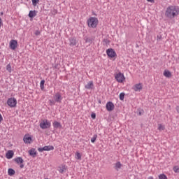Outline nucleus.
I'll use <instances>...</instances> for the list:
<instances>
[{
  "mask_svg": "<svg viewBox=\"0 0 179 179\" xmlns=\"http://www.w3.org/2000/svg\"><path fill=\"white\" fill-rule=\"evenodd\" d=\"M38 152H43L44 151L50 152V150H54V146L52 145H46L43 148H38Z\"/></svg>",
  "mask_w": 179,
  "mask_h": 179,
  "instance_id": "8",
  "label": "nucleus"
},
{
  "mask_svg": "<svg viewBox=\"0 0 179 179\" xmlns=\"http://www.w3.org/2000/svg\"><path fill=\"white\" fill-rule=\"evenodd\" d=\"M3 118L2 117V115L0 113V122H2Z\"/></svg>",
  "mask_w": 179,
  "mask_h": 179,
  "instance_id": "40",
  "label": "nucleus"
},
{
  "mask_svg": "<svg viewBox=\"0 0 179 179\" xmlns=\"http://www.w3.org/2000/svg\"><path fill=\"white\" fill-rule=\"evenodd\" d=\"M13 161L15 162L17 164H20V169H23V167H24V164H23V163H24V160H23L22 157L15 158Z\"/></svg>",
  "mask_w": 179,
  "mask_h": 179,
  "instance_id": "7",
  "label": "nucleus"
},
{
  "mask_svg": "<svg viewBox=\"0 0 179 179\" xmlns=\"http://www.w3.org/2000/svg\"><path fill=\"white\" fill-rule=\"evenodd\" d=\"M29 154L32 157H36V156H37V151H36V149L31 148L29 150Z\"/></svg>",
  "mask_w": 179,
  "mask_h": 179,
  "instance_id": "18",
  "label": "nucleus"
},
{
  "mask_svg": "<svg viewBox=\"0 0 179 179\" xmlns=\"http://www.w3.org/2000/svg\"><path fill=\"white\" fill-rule=\"evenodd\" d=\"M15 155V152H13V150H8L6 154V159H12Z\"/></svg>",
  "mask_w": 179,
  "mask_h": 179,
  "instance_id": "17",
  "label": "nucleus"
},
{
  "mask_svg": "<svg viewBox=\"0 0 179 179\" xmlns=\"http://www.w3.org/2000/svg\"><path fill=\"white\" fill-rule=\"evenodd\" d=\"M138 114H139L140 115H142L143 113L142 112H139Z\"/></svg>",
  "mask_w": 179,
  "mask_h": 179,
  "instance_id": "44",
  "label": "nucleus"
},
{
  "mask_svg": "<svg viewBox=\"0 0 179 179\" xmlns=\"http://www.w3.org/2000/svg\"><path fill=\"white\" fill-rule=\"evenodd\" d=\"M173 171H174L175 173H179V168H178V166H174V167L173 168Z\"/></svg>",
  "mask_w": 179,
  "mask_h": 179,
  "instance_id": "34",
  "label": "nucleus"
},
{
  "mask_svg": "<svg viewBox=\"0 0 179 179\" xmlns=\"http://www.w3.org/2000/svg\"><path fill=\"white\" fill-rule=\"evenodd\" d=\"M163 40V37L162 36V34H158L157 36V41H162Z\"/></svg>",
  "mask_w": 179,
  "mask_h": 179,
  "instance_id": "32",
  "label": "nucleus"
},
{
  "mask_svg": "<svg viewBox=\"0 0 179 179\" xmlns=\"http://www.w3.org/2000/svg\"><path fill=\"white\" fill-rule=\"evenodd\" d=\"M49 103L50 106H55V103H57V101H55L54 99H50L49 100Z\"/></svg>",
  "mask_w": 179,
  "mask_h": 179,
  "instance_id": "31",
  "label": "nucleus"
},
{
  "mask_svg": "<svg viewBox=\"0 0 179 179\" xmlns=\"http://www.w3.org/2000/svg\"><path fill=\"white\" fill-rule=\"evenodd\" d=\"M6 71H8V72H9L10 73V72H12V66H10V64H8L6 66Z\"/></svg>",
  "mask_w": 179,
  "mask_h": 179,
  "instance_id": "26",
  "label": "nucleus"
},
{
  "mask_svg": "<svg viewBox=\"0 0 179 179\" xmlns=\"http://www.w3.org/2000/svg\"><path fill=\"white\" fill-rule=\"evenodd\" d=\"M40 34H41L40 31L36 30V31H35V35H36V36H40Z\"/></svg>",
  "mask_w": 179,
  "mask_h": 179,
  "instance_id": "38",
  "label": "nucleus"
},
{
  "mask_svg": "<svg viewBox=\"0 0 179 179\" xmlns=\"http://www.w3.org/2000/svg\"><path fill=\"white\" fill-rule=\"evenodd\" d=\"M164 76H165V78H171V72L169 70H165L164 71Z\"/></svg>",
  "mask_w": 179,
  "mask_h": 179,
  "instance_id": "21",
  "label": "nucleus"
},
{
  "mask_svg": "<svg viewBox=\"0 0 179 179\" xmlns=\"http://www.w3.org/2000/svg\"><path fill=\"white\" fill-rule=\"evenodd\" d=\"M1 26H2V19L1 18H0V27H1Z\"/></svg>",
  "mask_w": 179,
  "mask_h": 179,
  "instance_id": "42",
  "label": "nucleus"
},
{
  "mask_svg": "<svg viewBox=\"0 0 179 179\" xmlns=\"http://www.w3.org/2000/svg\"><path fill=\"white\" fill-rule=\"evenodd\" d=\"M98 102H99V104H101V100L99 99Z\"/></svg>",
  "mask_w": 179,
  "mask_h": 179,
  "instance_id": "43",
  "label": "nucleus"
},
{
  "mask_svg": "<svg viewBox=\"0 0 179 179\" xmlns=\"http://www.w3.org/2000/svg\"><path fill=\"white\" fill-rule=\"evenodd\" d=\"M15 171H14V169H12V168H10V169H8V176H10V177H12V176H15Z\"/></svg>",
  "mask_w": 179,
  "mask_h": 179,
  "instance_id": "22",
  "label": "nucleus"
},
{
  "mask_svg": "<svg viewBox=\"0 0 179 179\" xmlns=\"http://www.w3.org/2000/svg\"><path fill=\"white\" fill-rule=\"evenodd\" d=\"M44 83H45V80H42L40 83L41 90H44Z\"/></svg>",
  "mask_w": 179,
  "mask_h": 179,
  "instance_id": "24",
  "label": "nucleus"
},
{
  "mask_svg": "<svg viewBox=\"0 0 179 179\" xmlns=\"http://www.w3.org/2000/svg\"><path fill=\"white\" fill-rule=\"evenodd\" d=\"M23 141L24 143L29 144V143H31L32 138L30 136L25 135L23 138Z\"/></svg>",
  "mask_w": 179,
  "mask_h": 179,
  "instance_id": "13",
  "label": "nucleus"
},
{
  "mask_svg": "<svg viewBox=\"0 0 179 179\" xmlns=\"http://www.w3.org/2000/svg\"><path fill=\"white\" fill-rule=\"evenodd\" d=\"M76 159H77V160H81L82 159V155H80V152H76Z\"/></svg>",
  "mask_w": 179,
  "mask_h": 179,
  "instance_id": "25",
  "label": "nucleus"
},
{
  "mask_svg": "<svg viewBox=\"0 0 179 179\" xmlns=\"http://www.w3.org/2000/svg\"><path fill=\"white\" fill-rule=\"evenodd\" d=\"M177 113H178L179 114V106H176V108Z\"/></svg>",
  "mask_w": 179,
  "mask_h": 179,
  "instance_id": "41",
  "label": "nucleus"
},
{
  "mask_svg": "<svg viewBox=\"0 0 179 179\" xmlns=\"http://www.w3.org/2000/svg\"><path fill=\"white\" fill-rule=\"evenodd\" d=\"M179 15V7L177 6H169L165 11V16L168 19H174Z\"/></svg>",
  "mask_w": 179,
  "mask_h": 179,
  "instance_id": "1",
  "label": "nucleus"
},
{
  "mask_svg": "<svg viewBox=\"0 0 179 179\" xmlns=\"http://www.w3.org/2000/svg\"><path fill=\"white\" fill-rule=\"evenodd\" d=\"M94 41V38L93 37H90V38H85V43H89V44H92Z\"/></svg>",
  "mask_w": 179,
  "mask_h": 179,
  "instance_id": "23",
  "label": "nucleus"
},
{
  "mask_svg": "<svg viewBox=\"0 0 179 179\" xmlns=\"http://www.w3.org/2000/svg\"><path fill=\"white\" fill-rule=\"evenodd\" d=\"M158 129H159V131H164L165 127L162 124H158Z\"/></svg>",
  "mask_w": 179,
  "mask_h": 179,
  "instance_id": "27",
  "label": "nucleus"
},
{
  "mask_svg": "<svg viewBox=\"0 0 179 179\" xmlns=\"http://www.w3.org/2000/svg\"><path fill=\"white\" fill-rule=\"evenodd\" d=\"M85 87L88 90H92L94 89V84L93 83V81L88 82L87 84L85 85Z\"/></svg>",
  "mask_w": 179,
  "mask_h": 179,
  "instance_id": "12",
  "label": "nucleus"
},
{
  "mask_svg": "<svg viewBox=\"0 0 179 179\" xmlns=\"http://www.w3.org/2000/svg\"><path fill=\"white\" fill-rule=\"evenodd\" d=\"M7 104L9 107L13 108L16 107V104H17V101L15 98H10L7 101Z\"/></svg>",
  "mask_w": 179,
  "mask_h": 179,
  "instance_id": "5",
  "label": "nucleus"
},
{
  "mask_svg": "<svg viewBox=\"0 0 179 179\" xmlns=\"http://www.w3.org/2000/svg\"><path fill=\"white\" fill-rule=\"evenodd\" d=\"M37 13H38V11L36 10H30L28 14V16L29 17H30V19H33L34 17H36V16H37Z\"/></svg>",
  "mask_w": 179,
  "mask_h": 179,
  "instance_id": "14",
  "label": "nucleus"
},
{
  "mask_svg": "<svg viewBox=\"0 0 179 179\" xmlns=\"http://www.w3.org/2000/svg\"><path fill=\"white\" fill-rule=\"evenodd\" d=\"M52 126L55 128V129H61V128H62V124H61V122L55 121L52 123Z\"/></svg>",
  "mask_w": 179,
  "mask_h": 179,
  "instance_id": "16",
  "label": "nucleus"
},
{
  "mask_svg": "<svg viewBox=\"0 0 179 179\" xmlns=\"http://www.w3.org/2000/svg\"><path fill=\"white\" fill-rule=\"evenodd\" d=\"M69 40L71 47H73V45H76V44L78 43V41H76V38L75 37H71L69 38Z\"/></svg>",
  "mask_w": 179,
  "mask_h": 179,
  "instance_id": "15",
  "label": "nucleus"
},
{
  "mask_svg": "<svg viewBox=\"0 0 179 179\" xmlns=\"http://www.w3.org/2000/svg\"><path fill=\"white\" fill-rule=\"evenodd\" d=\"M119 97H120V100H121V101L124 100V98L125 97V93L121 92L120 94Z\"/></svg>",
  "mask_w": 179,
  "mask_h": 179,
  "instance_id": "30",
  "label": "nucleus"
},
{
  "mask_svg": "<svg viewBox=\"0 0 179 179\" xmlns=\"http://www.w3.org/2000/svg\"><path fill=\"white\" fill-rule=\"evenodd\" d=\"M54 100L56 101V103H61L62 101V96L61 95V93L57 92L53 96Z\"/></svg>",
  "mask_w": 179,
  "mask_h": 179,
  "instance_id": "10",
  "label": "nucleus"
},
{
  "mask_svg": "<svg viewBox=\"0 0 179 179\" xmlns=\"http://www.w3.org/2000/svg\"><path fill=\"white\" fill-rule=\"evenodd\" d=\"M96 139H97V134H94L93 137L91 138V142L94 143V142H96Z\"/></svg>",
  "mask_w": 179,
  "mask_h": 179,
  "instance_id": "29",
  "label": "nucleus"
},
{
  "mask_svg": "<svg viewBox=\"0 0 179 179\" xmlns=\"http://www.w3.org/2000/svg\"><path fill=\"white\" fill-rule=\"evenodd\" d=\"M148 2H150L151 3H155V0H147Z\"/></svg>",
  "mask_w": 179,
  "mask_h": 179,
  "instance_id": "39",
  "label": "nucleus"
},
{
  "mask_svg": "<svg viewBox=\"0 0 179 179\" xmlns=\"http://www.w3.org/2000/svg\"><path fill=\"white\" fill-rule=\"evenodd\" d=\"M106 110L108 111H113V110H114V103L111 101H108L107 103H106Z\"/></svg>",
  "mask_w": 179,
  "mask_h": 179,
  "instance_id": "11",
  "label": "nucleus"
},
{
  "mask_svg": "<svg viewBox=\"0 0 179 179\" xmlns=\"http://www.w3.org/2000/svg\"><path fill=\"white\" fill-rule=\"evenodd\" d=\"M64 169H65V166H63L62 169L60 168L59 170V172L61 173V174H64Z\"/></svg>",
  "mask_w": 179,
  "mask_h": 179,
  "instance_id": "36",
  "label": "nucleus"
},
{
  "mask_svg": "<svg viewBox=\"0 0 179 179\" xmlns=\"http://www.w3.org/2000/svg\"><path fill=\"white\" fill-rule=\"evenodd\" d=\"M9 48H10V50H16V48H17V41L16 40H11L10 41V46Z\"/></svg>",
  "mask_w": 179,
  "mask_h": 179,
  "instance_id": "9",
  "label": "nucleus"
},
{
  "mask_svg": "<svg viewBox=\"0 0 179 179\" xmlns=\"http://www.w3.org/2000/svg\"><path fill=\"white\" fill-rule=\"evenodd\" d=\"M134 92H138L139 90H142V84H141V83L136 84L134 86Z\"/></svg>",
  "mask_w": 179,
  "mask_h": 179,
  "instance_id": "19",
  "label": "nucleus"
},
{
  "mask_svg": "<svg viewBox=\"0 0 179 179\" xmlns=\"http://www.w3.org/2000/svg\"><path fill=\"white\" fill-rule=\"evenodd\" d=\"M91 117L92 120H96V113H93L91 114Z\"/></svg>",
  "mask_w": 179,
  "mask_h": 179,
  "instance_id": "35",
  "label": "nucleus"
},
{
  "mask_svg": "<svg viewBox=\"0 0 179 179\" xmlns=\"http://www.w3.org/2000/svg\"><path fill=\"white\" fill-rule=\"evenodd\" d=\"M39 126L41 129H48L51 128V122L47 119L43 120L40 122Z\"/></svg>",
  "mask_w": 179,
  "mask_h": 179,
  "instance_id": "3",
  "label": "nucleus"
},
{
  "mask_svg": "<svg viewBox=\"0 0 179 179\" xmlns=\"http://www.w3.org/2000/svg\"><path fill=\"white\" fill-rule=\"evenodd\" d=\"M159 179H167V176L165 174H161L159 176Z\"/></svg>",
  "mask_w": 179,
  "mask_h": 179,
  "instance_id": "33",
  "label": "nucleus"
},
{
  "mask_svg": "<svg viewBox=\"0 0 179 179\" xmlns=\"http://www.w3.org/2000/svg\"><path fill=\"white\" fill-rule=\"evenodd\" d=\"M103 43H106V44H110V40H108V39H103Z\"/></svg>",
  "mask_w": 179,
  "mask_h": 179,
  "instance_id": "37",
  "label": "nucleus"
},
{
  "mask_svg": "<svg viewBox=\"0 0 179 179\" xmlns=\"http://www.w3.org/2000/svg\"><path fill=\"white\" fill-rule=\"evenodd\" d=\"M122 167V164H121L120 162H117L115 163L114 169H116L117 171H120V169Z\"/></svg>",
  "mask_w": 179,
  "mask_h": 179,
  "instance_id": "20",
  "label": "nucleus"
},
{
  "mask_svg": "<svg viewBox=\"0 0 179 179\" xmlns=\"http://www.w3.org/2000/svg\"><path fill=\"white\" fill-rule=\"evenodd\" d=\"M87 23L88 27L96 29V27H97V24H99V19L95 17H91L87 20Z\"/></svg>",
  "mask_w": 179,
  "mask_h": 179,
  "instance_id": "2",
  "label": "nucleus"
},
{
  "mask_svg": "<svg viewBox=\"0 0 179 179\" xmlns=\"http://www.w3.org/2000/svg\"><path fill=\"white\" fill-rule=\"evenodd\" d=\"M106 54L108 58H115L117 57V52L113 48H108L106 50Z\"/></svg>",
  "mask_w": 179,
  "mask_h": 179,
  "instance_id": "4",
  "label": "nucleus"
},
{
  "mask_svg": "<svg viewBox=\"0 0 179 179\" xmlns=\"http://www.w3.org/2000/svg\"><path fill=\"white\" fill-rule=\"evenodd\" d=\"M115 78L116 79L117 82H118L119 83H122V82L125 80V76H124V74L122 73L121 72L116 74V76H115Z\"/></svg>",
  "mask_w": 179,
  "mask_h": 179,
  "instance_id": "6",
  "label": "nucleus"
},
{
  "mask_svg": "<svg viewBox=\"0 0 179 179\" xmlns=\"http://www.w3.org/2000/svg\"><path fill=\"white\" fill-rule=\"evenodd\" d=\"M1 15H3V12H1Z\"/></svg>",
  "mask_w": 179,
  "mask_h": 179,
  "instance_id": "46",
  "label": "nucleus"
},
{
  "mask_svg": "<svg viewBox=\"0 0 179 179\" xmlns=\"http://www.w3.org/2000/svg\"><path fill=\"white\" fill-rule=\"evenodd\" d=\"M33 6H37V4L38 2H40V0H31Z\"/></svg>",
  "mask_w": 179,
  "mask_h": 179,
  "instance_id": "28",
  "label": "nucleus"
},
{
  "mask_svg": "<svg viewBox=\"0 0 179 179\" xmlns=\"http://www.w3.org/2000/svg\"><path fill=\"white\" fill-rule=\"evenodd\" d=\"M148 179H153V177L150 176V177H148Z\"/></svg>",
  "mask_w": 179,
  "mask_h": 179,
  "instance_id": "45",
  "label": "nucleus"
}]
</instances>
